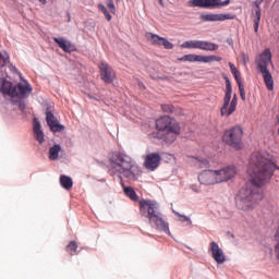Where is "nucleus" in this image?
Returning <instances> with one entry per match:
<instances>
[{
  "label": "nucleus",
  "instance_id": "obj_1",
  "mask_svg": "<svg viewBox=\"0 0 279 279\" xmlns=\"http://www.w3.org/2000/svg\"><path fill=\"white\" fill-rule=\"evenodd\" d=\"M110 161V171L114 175H123L128 180L136 181L142 175L141 168L132 157L123 153H112L109 158Z\"/></svg>",
  "mask_w": 279,
  "mask_h": 279
},
{
  "label": "nucleus",
  "instance_id": "obj_2",
  "mask_svg": "<svg viewBox=\"0 0 279 279\" xmlns=\"http://www.w3.org/2000/svg\"><path fill=\"white\" fill-rule=\"evenodd\" d=\"M157 132L153 134L154 138L162 141L166 145H172L175 143L180 134H182V126L175 118L169 116L159 117L156 122Z\"/></svg>",
  "mask_w": 279,
  "mask_h": 279
},
{
  "label": "nucleus",
  "instance_id": "obj_3",
  "mask_svg": "<svg viewBox=\"0 0 279 279\" xmlns=\"http://www.w3.org/2000/svg\"><path fill=\"white\" fill-rule=\"evenodd\" d=\"M21 80L22 82L17 83L16 86H13L12 82L0 77V93L11 97L13 104H16L17 106H25L34 88L32 87V84L26 80H23L22 76Z\"/></svg>",
  "mask_w": 279,
  "mask_h": 279
},
{
  "label": "nucleus",
  "instance_id": "obj_4",
  "mask_svg": "<svg viewBox=\"0 0 279 279\" xmlns=\"http://www.w3.org/2000/svg\"><path fill=\"white\" fill-rule=\"evenodd\" d=\"M140 215L148 219L149 223L159 230L169 234V222L165 220L158 203L149 199L140 202Z\"/></svg>",
  "mask_w": 279,
  "mask_h": 279
},
{
  "label": "nucleus",
  "instance_id": "obj_5",
  "mask_svg": "<svg viewBox=\"0 0 279 279\" xmlns=\"http://www.w3.org/2000/svg\"><path fill=\"white\" fill-rule=\"evenodd\" d=\"M236 177V167L227 166L219 170H204L198 174V182L204 186H215V184H221L232 180Z\"/></svg>",
  "mask_w": 279,
  "mask_h": 279
},
{
  "label": "nucleus",
  "instance_id": "obj_6",
  "mask_svg": "<svg viewBox=\"0 0 279 279\" xmlns=\"http://www.w3.org/2000/svg\"><path fill=\"white\" fill-rule=\"evenodd\" d=\"M243 187L240 191V194L236 197V206L240 210H244L245 213H250V210H254V207L258 202L263 199V193H260V187L252 182Z\"/></svg>",
  "mask_w": 279,
  "mask_h": 279
},
{
  "label": "nucleus",
  "instance_id": "obj_7",
  "mask_svg": "<svg viewBox=\"0 0 279 279\" xmlns=\"http://www.w3.org/2000/svg\"><path fill=\"white\" fill-rule=\"evenodd\" d=\"M255 63L257 70L264 77L268 90H271L274 88V76H271V72L267 69V66L271 64V49L266 48L258 57H256Z\"/></svg>",
  "mask_w": 279,
  "mask_h": 279
},
{
  "label": "nucleus",
  "instance_id": "obj_8",
  "mask_svg": "<svg viewBox=\"0 0 279 279\" xmlns=\"http://www.w3.org/2000/svg\"><path fill=\"white\" fill-rule=\"evenodd\" d=\"M222 141L235 151L243 149V129L239 125H235L227 131L222 135Z\"/></svg>",
  "mask_w": 279,
  "mask_h": 279
},
{
  "label": "nucleus",
  "instance_id": "obj_9",
  "mask_svg": "<svg viewBox=\"0 0 279 279\" xmlns=\"http://www.w3.org/2000/svg\"><path fill=\"white\" fill-rule=\"evenodd\" d=\"M189 5L191 8H203L204 10H217V8L230 5V0H190Z\"/></svg>",
  "mask_w": 279,
  "mask_h": 279
},
{
  "label": "nucleus",
  "instance_id": "obj_10",
  "mask_svg": "<svg viewBox=\"0 0 279 279\" xmlns=\"http://www.w3.org/2000/svg\"><path fill=\"white\" fill-rule=\"evenodd\" d=\"M161 160L162 156H160V153H149L144 157L143 165L148 171H156L160 167Z\"/></svg>",
  "mask_w": 279,
  "mask_h": 279
},
{
  "label": "nucleus",
  "instance_id": "obj_11",
  "mask_svg": "<svg viewBox=\"0 0 279 279\" xmlns=\"http://www.w3.org/2000/svg\"><path fill=\"white\" fill-rule=\"evenodd\" d=\"M202 21H205L206 23H217V22H223V21H234L236 19V15L231 13H209V14H203L201 15Z\"/></svg>",
  "mask_w": 279,
  "mask_h": 279
},
{
  "label": "nucleus",
  "instance_id": "obj_12",
  "mask_svg": "<svg viewBox=\"0 0 279 279\" xmlns=\"http://www.w3.org/2000/svg\"><path fill=\"white\" fill-rule=\"evenodd\" d=\"M100 69V78L105 84H112L114 82L117 74L114 73V69L110 66L108 63L101 62L99 65Z\"/></svg>",
  "mask_w": 279,
  "mask_h": 279
},
{
  "label": "nucleus",
  "instance_id": "obj_13",
  "mask_svg": "<svg viewBox=\"0 0 279 279\" xmlns=\"http://www.w3.org/2000/svg\"><path fill=\"white\" fill-rule=\"evenodd\" d=\"M210 252L214 260H216L218 265H222V263H226V255L223 254V250L219 247V244H217V242L210 243Z\"/></svg>",
  "mask_w": 279,
  "mask_h": 279
},
{
  "label": "nucleus",
  "instance_id": "obj_14",
  "mask_svg": "<svg viewBox=\"0 0 279 279\" xmlns=\"http://www.w3.org/2000/svg\"><path fill=\"white\" fill-rule=\"evenodd\" d=\"M46 121L51 130V132H64V125L58 123V119L50 111L46 113Z\"/></svg>",
  "mask_w": 279,
  "mask_h": 279
},
{
  "label": "nucleus",
  "instance_id": "obj_15",
  "mask_svg": "<svg viewBox=\"0 0 279 279\" xmlns=\"http://www.w3.org/2000/svg\"><path fill=\"white\" fill-rule=\"evenodd\" d=\"M53 40L58 44V47L62 49L65 53H72L75 51V45L71 40L65 39L64 37H54Z\"/></svg>",
  "mask_w": 279,
  "mask_h": 279
},
{
  "label": "nucleus",
  "instance_id": "obj_16",
  "mask_svg": "<svg viewBox=\"0 0 279 279\" xmlns=\"http://www.w3.org/2000/svg\"><path fill=\"white\" fill-rule=\"evenodd\" d=\"M189 162L194 169H208L210 167L208 159L203 157H190Z\"/></svg>",
  "mask_w": 279,
  "mask_h": 279
},
{
  "label": "nucleus",
  "instance_id": "obj_17",
  "mask_svg": "<svg viewBox=\"0 0 279 279\" xmlns=\"http://www.w3.org/2000/svg\"><path fill=\"white\" fill-rule=\"evenodd\" d=\"M33 130L36 141L43 145V143H45V133L40 130V122L38 119H34Z\"/></svg>",
  "mask_w": 279,
  "mask_h": 279
},
{
  "label": "nucleus",
  "instance_id": "obj_18",
  "mask_svg": "<svg viewBox=\"0 0 279 279\" xmlns=\"http://www.w3.org/2000/svg\"><path fill=\"white\" fill-rule=\"evenodd\" d=\"M226 88L227 90L223 98V106H230V100L232 99V84L228 77H226Z\"/></svg>",
  "mask_w": 279,
  "mask_h": 279
},
{
  "label": "nucleus",
  "instance_id": "obj_19",
  "mask_svg": "<svg viewBox=\"0 0 279 279\" xmlns=\"http://www.w3.org/2000/svg\"><path fill=\"white\" fill-rule=\"evenodd\" d=\"M203 51H217L219 49V45L211 41L201 40V48Z\"/></svg>",
  "mask_w": 279,
  "mask_h": 279
},
{
  "label": "nucleus",
  "instance_id": "obj_20",
  "mask_svg": "<svg viewBox=\"0 0 279 279\" xmlns=\"http://www.w3.org/2000/svg\"><path fill=\"white\" fill-rule=\"evenodd\" d=\"M60 184L63 189H65V191H71V189H73V179L62 174L60 177Z\"/></svg>",
  "mask_w": 279,
  "mask_h": 279
},
{
  "label": "nucleus",
  "instance_id": "obj_21",
  "mask_svg": "<svg viewBox=\"0 0 279 279\" xmlns=\"http://www.w3.org/2000/svg\"><path fill=\"white\" fill-rule=\"evenodd\" d=\"M178 60L179 62H202V54H185Z\"/></svg>",
  "mask_w": 279,
  "mask_h": 279
},
{
  "label": "nucleus",
  "instance_id": "obj_22",
  "mask_svg": "<svg viewBox=\"0 0 279 279\" xmlns=\"http://www.w3.org/2000/svg\"><path fill=\"white\" fill-rule=\"evenodd\" d=\"M62 151V146L60 144H56L49 149V160H58L59 154Z\"/></svg>",
  "mask_w": 279,
  "mask_h": 279
},
{
  "label": "nucleus",
  "instance_id": "obj_23",
  "mask_svg": "<svg viewBox=\"0 0 279 279\" xmlns=\"http://www.w3.org/2000/svg\"><path fill=\"white\" fill-rule=\"evenodd\" d=\"M202 40H187L181 44L182 49H201Z\"/></svg>",
  "mask_w": 279,
  "mask_h": 279
},
{
  "label": "nucleus",
  "instance_id": "obj_24",
  "mask_svg": "<svg viewBox=\"0 0 279 279\" xmlns=\"http://www.w3.org/2000/svg\"><path fill=\"white\" fill-rule=\"evenodd\" d=\"M229 68H230V71L236 82V84H243V81H241V72H239V70L236 69V65H234V63L232 62H229Z\"/></svg>",
  "mask_w": 279,
  "mask_h": 279
},
{
  "label": "nucleus",
  "instance_id": "obj_25",
  "mask_svg": "<svg viewBox=\"0 0 279 279\" xmlns=\"http://www.w3.org/2000/svg\"><path fill=\"white\" fill-rule=\"evenodd\" d=\"M148 40H150L151 45H155L157 47H160L162 45L163 37H160L159 35H156L154 33L147 34Z\"/></svg>",
  "mask_w": 279,
  "mask_h": 279
},
{
  "label": "nucleus",
  "instance_id": "obj_26",
  "mask_svg": "<svg viewBox=\"0 0 279 279\" xmlns=\"http://www.w3.org/2000/svg\"><path fill=\"white\" fill-rule=\"evenodd\" d=\"M222 58L218 56H202L201 54V62L204 64H208V62H221Z\"/></svg>",
  "mask_w": 279,
  "mask_h": 279
},
{
  "label": "nucleus",
  "instance_id": "obj_27",
  "mask_svg": "<svg viewBox=\"0 0 279 279\" xmlns=\"http://www.w3.org/2000/svg\"><path fill=\"white\" fill-rule=\"evenodd\" d=\"M124 193L126 197H130L133 202H138V195L136 194V191L132 189V186L124 187Z\"/></svg>",
  "mask_w": 279,
  "mask_h": 279
},
{
  "label": "nucleus",
  "instance_id": "obj_28",
  "mask_svg": "<svg viewBox=\"0 0 279 279\" xmlns=\"http://www.w3.org/2000/svg\"><path fill=\"white\" fill-rule=\"evenodd\" d=\"M65 252L70 256H75V252H77V242L71 241L66 246H65Z\"/></svg>",
  "mask_w": 279,
  "mask_h": 279
},
{
  "label": "nucleus",
  "instance_id": "obj_29",
  "mask_svg": "<svg viewBox=\"0 0 279 279\" xmlns=\"http://www.w3.org/2000/svg\"><path fill=\"white\" fill-rule=\"evenodd\" d=\"M236 110L235 106H223L220 109L221 117H230Z\"/></svg>",
  "mask_w": 279,
  "mask_h": 279
},
{
  "label": "nucleus",
  "instance_id": "obj_30",
  "mask_svg": "<svg viewBox=\"0 0 279 279\" xmlns=\"http://www.w3.org/2000/svg\"><path fill=\"white\" fill-rule=\"evenodd\" d=\"M10 64V54L8 51L0 52V69Z\"/></svg>",
  "mask_w": 279,
  "mask_h": 279
},
{
  "label": "nucleus",
  "instance_id": "obj_31",
  "mask_svg": "<svg viewBox=\"0 0 279 279\" xmlns=\"http://www.w3.org/2000/svg\"><path fill=\"white\" fill-rule=\"evenodd\" d=\"M260 5H263V1L262 0H255L253 1V7L255 8V17H260L262 13H260Z\"/></svg>",
  "mask_w": 279,
  "mask_h": 279
},
{
  "label": "nucleus",
  "instance_id": "obj_32",
  "mask_svg": "<svg viewBox=\"0 0 279 279\" xmlns=\"http://www.w3.org/2000/svg\"><path fill=\"white\" fill-rule=\"evenodd\" d=\"M98 10H100V12L105 14V17L107 19V21H112V15L110 14V12H108V9H106V5L101 3L98 4Z\"/></svg>",
  "mask_w": 279,
  "mask_h": 279
},
{
  "label": "nucleus",
  "instance_id": "obj_33",
  "mask_svg": "<svg viewBox=\"0 0 279 279\" xmlns=\"http://www.w3.org/2000/svg\"><path fill=\"white\" fill-rule=\"evenodd\" d=\"M107 8L110 10L111 14H117V8L114 7V1L108 0Z\"/></svg>",
  "mask_w": 279,
  "mask_h": 279
},
{
  "label": "nucleus",
  "instance_id": "obj_34",
  "mask_svg": "<svg viewBox=\"0 0 279 279\" xmlns=\"http://www.w3.org/2000/svg\"><path fill=\"white\" fill-rule=\"evenodd\" d=\"M161 46L165 47V49H173V44L165 37L161 39Z\"/></svg>",
  "mask_w": 279,
  "mask_h": 279
},
{
  "label": "nucleus",
  "instance_id": "obj_35",
  "mask_svg": "<svg viewBox=\"0 0 279 279\" xmlns=\"http://www.w3.org/2000/svg\"><path fill=\"white\" fill-rule=\"evenodd\" d=\"M238 86H239L241 98L245 100V86L243 85V83L238 84Z\"/></svg>",
  "mask_w": 279,
  "mask_h": 279
},
{
  "label": "nucleus",
  "instance_id": "obj_36",
  "mask_svg": "<svg viewBox=\"0 0 279 279\" xmlns=\"http://www.w3.org/2000/svg\"><path fill=\"white\" fill-rule=\"evenodd\" d=\"M178 217H180V221L184 222V221H187V223L191 226L193 222L191 221V218L186 217V216H183L181 214H178Z\"/></svg>",
  "mask_w": 279,
  "mask_h": 279
},
{
  "label": "nucleus",
  "instance_id": "obj_37",
  "mask_svg": "<svg viewBox=\"0 0 279 279\" xmlns=\"http://www.w3.org/2000/svg\"><path fill=\"white\" fill-rule=\"evenodd\" d=\"M259 25H260V17H255L254 19V29H255V33H258Z\"/></svg>",
  "mask_w": 279,
  "mask_h": 279
},
{
  "label": "nucleus",
  "instance_id": "obj_38",
  "mask_svg": "<svg viewBox=\"0 0 279 279\" xmlns=\"http://www.w3.org/2000/svg\"><path fill=\"white\" fill-rule=\"evenodd\" d=\"M162 108V110L165 111V112H170V113H173V112H175L174 110H173V106H163V107H161Z\"/></svg>",
  "mask_w": 279,
  "mask_h": 279
},
{
  "label": "nucleus",
  "instance_id": "obj_39",
  "mask_svg": "<svg viewBox=\"0 0 279 279\" xmlns=\"http://www.w3.org/2000/svg\"><path fill=\"white\" fill-rule=\"evenodd\" d=\"M10 71H12V73H16L21 77V72H19V69H16L13 64H10Z\"/></svg>",
  "mask_w": 279,
  "mask_h": 279
},
{
  "label": "nucleus",
  "instance_id": "obj_40",
  "mask_svg": "<svg viewBox=\"0 0 279 279\" xmlns=\"http://www.w3.org/2000/svg\"><path fill=\"white\" fill-rule=\"evenodd\" d=\"M242 60L244 62V64H247V62H250V57H247V54L242 53Z\"/></svg>",
  "mask_w": 279,
  "mask_h": 279
},
{
  "label": "nucleus",
  "instance_id": "obj_41",
  "mask_svg": "<svg viewBox=\"0 0 279 279\" xmlns=\"http://www.w3.org/2000/svg\"><path fill=\"white\" fill-rule=\"evenodd\" d=\"M230 106H236V95H234L233 99L231 100Z\"/></svg>",
  "mask_w": 279,
  "mask_h": 279
},
{
  "label": "nucleus",
  "instance_id": "obj_42",
  "mask_svg": "<svg viewBox=\"0 0 279 279\" xmlns=\"http://www.w3.org/2000/svg\"><path fill=\"white\" fill-rule=\"evenodd\" d=\"M227 43H228V45H230V47H232L234 45V40H232V38H228Z\"/></svg>",
  "mask_w": 279,
  "mask_h": 279
},
{
  "label": "nucleus",
  "instance_id": "obj_43",
  "mask_svg": "<svg viewBox=\"0 0 279 279\" xmlns=\"http://www.w3.org/2000/svg\"><path fill=\"white\" fill-rule=\"evenodd\" d=\"M138 87L145 90V84H143V82H138Z\"/></svg>",
  "mask_w": 279,
  "mask_h": 279
},
{
  "label": "nucleus",
  "instance_id": "obj_44",
  "mask_svg": "<svg viewBox=\"0 0 279 279\" xmlns=\"http://www.w3.org/2000/svg\"><path fill=\"white\" fill-rule=\"evenodd\" d=\"M39 3H43V5H45L47 3V0H38Z\"/></svg>",
  "mask_w": 279,
  "mask_h": 279
},
{
  "label": "nucleus",
  "instance_id": "obj_45",
  "mask_svg": "<svg viewBox=\"0 0 279 279\" xmlns=\"http://www.w3.org/2000/svg\"><path fill=\"white\" fill-rule=\"evenodd\" d=\"M68 19L69 21H71V13H68Z\"/></svg>",
  "mask_w": 279,
  "mask_h": 279
},
{
  "label": "nucleus",
  "instance_id": "obj_46",
  "mask_svg": "<svg viewBox=\"0 0 279 279\" xmlns=\"http://www.w3.org/2000/svg\"><path fill=\"white\" fill-rule=\"evenodd\" d=\"M159 1V4L162 5V0H158Z\"/></svg>",
  "mask_w": 279,
  "mask_h": 279
},
{
  "label": "nucleus",
  "instance_id": "obj_47",
  "mask_svg": "<svg viewBox=\"0 0 279 279\" xmlns=\"http://www.w3.org/2000/svg\"><path fill=\"white\" fill-rule=\"evenodd\" d=\"M121 0H116L117 3H119Z\"/></svg>",
  "mask_w": 279,
  "mask_h": 279
}]
</instances>
